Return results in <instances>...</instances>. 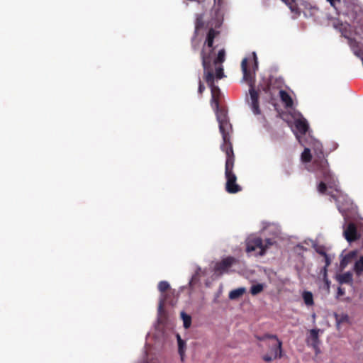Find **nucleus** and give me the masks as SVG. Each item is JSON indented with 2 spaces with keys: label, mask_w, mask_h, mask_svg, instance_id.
Listing matches in <instances>:
<instances>
[{
  "label": "nucleus",
  "mask_w": 363,
  "mask_h": 363,
  "mask_svg": "<svg viewBox=\"0 0 363 363\" xmlns=\"http://www.w3.org/2000/svg\"><path fill=\"white\" fill-rule=\"evenodd\" d=\"M292 117L294 125L293 131L299 143L305 147L301 154V161L308 171L315 172L318 177H323L324 182L319 183L318 191L320 194H330L336 201L337 208L345 220L343 236L349 243H351L362 236L360 230H358L353 223L349 222V216L347 212L354 210L353 203L339 189L335 177L328 169L321 143L310 135L306 137L308 128L306 120L296 112L292 114Z\"/></svg>",
  "instance_id": "obj_1"
},
{
  "label": "nucleus",
  "mask_w": 363,
  "mask_h": 363,
  "mask_svg": "<svg viewBox=\"0 0 363 363\" xmlns=\"http://www.w3.org/2000/svg\"><path fill=\"white\" fill-rule=\"evenodd\" d=\"M218 32L213 28L209 29L206 43L202 49L201 55L203 68V79L206 82H212V77L216 79H220L225 77L223 63L225 59V51L222 49L218 51L217 56L215 55L213 40Z\"/></svg>",
  "instance_id": "obj_2"
},
{
  "label": "nucleus",
  "mask_w": 363,
  "mask_h": 363,
  "mask_svg": "<svg viewBox=\"0 0 363 363\" xmlns=\"http://www.w3.org/2000/svg\"><path fill=\"white\" fill-rule=\"evenodd\" d=\"M215 79H216V77H212V82L206 83L211 89V106L216 113V119L219 124V130L222 134L223 140V143L220 148L227 154V147L225 145L227 143V133L225 132V126L227 125V111L225 110V107L220 106V101L222 94L220 89L214 84Z\"/></svg>",
  "instance_id": "obj_3"
},
{
  "label": "nucleus",
  "mask_w": 363,
  "mask_h": 363,
  "mask_svg": "<svg viewBox=\"0 0 363 363\" xmlns=\"http://www.w3.org/2000/svg\"><path fill=\"white\" fill-rule=\"evenodd\" d=\"M253 59L255 61V65L252 69H247V60L246 58L242 60L241 67L243 73L242 79L243 81L246 82L250 86L249 96L246 97V100L250 105L252 113L255 115H259L261 113V111L259 108L258 93L255 89V74L256 69H257V61L255 52L253 53Z\"/></svg>",
  "instance_id": "obj_4"
},
{
  "label": "nucleus",
  "mask_w": 363,
  "mask_h": 363,
  "mask_svg": "<svg viewBox=\"0 0 363 363\" xmlns=\"http://www.w3.org/2000/svg\"><path fill=\"white\" fill-rule=\"evenodd\" d=\"M246 251L251 256H262L266 253L269 246L273 245L275 241L272 239H266L264 242L257 235H250L246 239Z\"/></svg>",
  "instance_id": "obj_5"
},
{
  "label": "nucleus",
  "mask_w": 363,
  "mask_h": 363,
  "mask_svg": "<svg viewBox=\"0 0 363 363\" xmlns=\"http://www.w3.org/2000/svg\"><path fill=\"white\" fill-rule=\"evenodd\" d=\"M268 337L269 352L263 356V359L265 362H271L282 357V342L277 335H269Z\"/></svg>",
  "instance_id": "obj_6"
},
{
  "label": "nucleus",
  "mask_w": 363,
  "mask_h": 363,
  "mask_svg": "<svg viewBox=\"0 0 363 363\" xmlns=\"http://www.w3.org/2000/svg\"><path fill=\"white\" fill-rule=\"evenodd\" d=\"M323 332L319 329H312L309 331V335L306 338L308 345L311 346L318 353L319 352V333Z\"/></svg>",
  "instance_id": "obj_7"
},
{
  "label": "nucleus",
  "mask_w": 363,
  "mask_h": 363,
  "mask_svg": "<svg viewBox=\"0 0 363 363\" xmlns=\"http://www.w3.org/2000/svg\"><path fill=\"white\" fill-rule=\"evenodd\" d=\"M236 177L228 170V193H237L241 191V187L235 184Z\"/></svg>",
  "instance_id": "obj_8"
},
{
  "label": "nucleus",
  "mask_w": 363,
  "mask_h": 363,
  "mask_svg": "<svg viewBox=\"0 0 363 363\" xmlns=\"http://www.w3.org/2000/svg\"><path fill=\"white\" fill-rule=\"evenodd\" d=\"M336 279L341 284H350L352 281V274L350 272H347L341 274H338L336 277Z\"/></svg>",
  "instance_id": "obj_9"
},
{
  "label": "nucleus",
  "mask_w": 363,
  "mask_h": 363,
  "mask_svg": "<svg viewBox=\"0 0 363 363\" xmlns=\"http://www.w3.org/2000/svg\"><path fill=\"white\" fill-rule=\"evenodd\" d=\"M177 339L178 343V352L180 355L181 360L184 361L185 351L186 348V342L181 338L179 334H177Z\"/></svg>",
  "instance_id": "obj_10"
},
{
  "label": "nucleus",
  "mask_w": 363,
  "mask_h": 363,
  "mask_svg": "<svg viewBox=\"0 0 363 363\" xmlns=\"http://www.w3.org/2000/svg\"><path fill=\"white\" fill-rule=\"evenodd\" d=\"M205 274H206V272L204 270H202L201 267H197L195 270L194 274H193V276L190 280L189 284L194 285L196 283H197L200 280L201 277L204 276Z\"/></svg>",
  "instance_id": "obj_11"
},
{
  "label": "nucleus",
  "mask_w": 363,
  "mask_h": 363,
  "mask_svg": "<svg viewBox=\"0 0 363 363\" xmlns=\"http://www.w3.org/2000/svg\"><path fill=\"white\" fill-rule=\"evenodd\" d=\"M279 96L286 107L291 108L293 106V101L291 96L285 91L280 90Z\"/></svg>",
  "instance_id": "obj_12"
},
{
  "label": "nucleus",
  "mask_w": 363,
  "mask_h": 363,
  "mask_svg": "<svg viewBox=\"0 0 363 363\" xmlns=\"http://www.w3.org/2000/svg\"><path fill=\"white\" fill-rule=\"evenodd\" d=\"M302 298L304 301V303L306 306H313V294L310 291H305L302 294Z\"/></svg>",
  "instance_id": "obj_13"
},
{
  "label": "nucleus",
  "mask_w": 363,
  "mask_h": 363,
  "mask_svg": "<svg viewBox=\"0 0 363 363\" xmlns=\"http://www.w3.org/2000/svg\"><path fill=\"white\" fill-rule=\"evenodd\" d=\"M334 27L336 29H338L344 36L347 37V30L350 27V25L348 23L338 22L337 23H335Z\"/></svg>",
  "instance_id": "obj_14"
},
{
  "label": "nucleus",
  "mask_w": 363,
  "mask_h": 363,
  "mask_svg": "<svg viewBox=\"0 0 363 363\" xmlns=\"http://www.w3.org/2000/svg\"><path fill=\"white\" fill-rule=\"evenodd\" d=\"M354 270L358 276H360L363 273V256L355 262Z\"/></svg>",
  "instance_id": "obj_15"
},
{
  "label": "nucleus",
  "mask_w": 363,
  "mask_h": 363,
  "mask_svg": "<svg viewBox=\"0 0 363 363\" xmlns=\"http://www.w3.org/2000/svg\"><path fill=\"white\" fill-rule=\"evenodd\" d=\"M245 291V288L240 287L237 289L233 290L230 291L229 294V297L231 299H235L240 296H241Z\"/></svg>",
  "instance_id": "obj_16"
},
{
  "label": "nucleus",
  "mask_w": 363,
  "mask_h": 363,
  "mask_svg": "<svg viewBox=\"0 0 363 363\" xmlns=\"http://www.w3.org/2000/svg\"><path fill=\"white\" fill-rule=\"evenodd\" d=\"M227 269V258L222 259L220 262H218L216 264L215 270L220 273L224 272Z\"/></svg>",
  "instance_id": "obj_17"
},
{
  "label": "nucleus",
  "mask_w": 363,
  "mask_h": 363,
  "mask_svg": "<svg viewBox=\"0 0 363 363\" xmlns=\"http://www.w3.org/2000/svg\"><path fill=\"white\" fill-rule=\"evenodd\" d=\"M181 317L183 320L184 327L185 328H189L191 324V318L189 315L186 314L184 312L181 313Z\"/></svg>",
  "instance_id": "obj_18"
},
{
  "label": "nucleus",
  "mask_w": 363,
  "mask_h": 363,
  "mask_svg": "<svg viewBox=\"0 0 363 363\" xmlns=\"http://www.w3.org/2000/svg\"><path fill=\"white\" fill-rule=\"evenodd\" d=\"M335 317L336 324H337V327H339V325L341 323L349 322V316L347 314H342L341 315L335 314Z\"/></svg>",
  "instance_id": "obj_19"
},
{
  "label": "nucleus",
  "mask_w": 363,
  "mask_h": 363,
  "mask_svg": "<svg viewBox=\"0 0 363 363\" xmlns=\"http://www.w3.org/2000/svg\"><path fill=\"white\" fill-rule=\"evenodd\" d=\"M264 289V285L262 284H257L252 285L250 289V292L252 295H257L260 293Z\"/></svg>",
  "instance_id": "obj_20"
},
{
  "label": "nucleus",
  "mask_w": 363,
  "mask_h": 363,
  "mask_svg": "<svg viewBox=\"0 0 363 363\" xmlns=\"http://www.w3.org/2000/svg\"><path fill=\"white\" fill-rule=\"evenodd\" d=\"M157 288L161 293H164L170 288V285L166 281H161L159 282Z\"/></svg>",
  "instance_id": "obj_21"
},
{
  "label": "nucleus",
  "mask_w": 363,
  "mask_h": 363,
  "mask_svg": "<svg viewBox=\"0 0 363 363\" xmlns=\"http://www.w3.org/2000/svg\"><path fill=\"white\" fill-rule=\"evenodd\" d=\"M328 270L325 269H322L320 271V274L323 275V281L325 282V288L327 291H329L330 281H329L328 278Z\"/></svg>",
  "instance_id": "obj_22"
},
{
  "label": "nucleus",
  "mask_w": 363,
  "mask_h": 363,
  "mask_svg": "<svg viewBox=\"0 0 363 363\" xmlns=\"http://www.w3.org/2000/svg\"><path fill=\"white\" fill-rule=\"evenodd\" d=\"M320 254L323 255V262H325V266L323 267V269H327L328 267L331 263L332 258H331V257L330 255H327L325 252H321Z\"/></svg>",
  "instance_id": "obj_23"
},
{
  "label": "nucleus",
  "mask_w": 363,
  "mask_h": 363,
  "mask_svg": "<svg viewBox=\"0 0 363 363\" xmlns=\"http://www.w3.org/2000/svg\"><path fill=\"white\" fill-rule=\"evenodd\" d=\"M223 6V0H214V9L216 15L219 14L221 8Z\"/></svg>",
  "instance_id": "obj_24"
},
{
  "label": "nucleus",
  "mask_w": 363,
  "mask_h": 363,
  "mask_svg": "<svg viewBox=\"0 0 363 363\" xmlns=\"http://www.w3.org/2000/svg\"><path fill=\"white\" fill-rule=\"evenodd\" d=\"M284 1L286 5L289 6V9L292 12H297L296 9L295 5L294 4L295 3L296 0H281Z\"/></svg>",
  "instance_id": "obj_25"
},
{
  "label": "nucleus",
  "mask_w": 363,
  "mask_h": 363,
  "mask_svg": "<svg viewBox=\"0 0 363 363\" xmlns=\"http://www.w3.org/2000/svg\"><path fill=\"white\" fill-rule=\"evenodd\" d=\"M204 23L202 18H197L195 23V32L197 33L199 30L203 28Z\"/></svg>",
  "instance_id": "obj_26"
},
{
  "label": "nucleus",
  "mask_w": 363,
  "mask_h": 363,
  "mask_svg": "<svg viewBox=\"0 0 363 363\" xmlns=\"http://www.w3.org/2000/svg\"><path fill=\"white\" fill-rule=\"evenodd\" d=\"M351 261V259H348V257L345 255L340 260V268L345 269Z\"/></svg>",
  "instance_id": "obj_27"
},
{
  "label": "nucleus",
  "mask_w": 363,
  "mask_h": 363,
  "mask_svg": "<svg viewBox=\"0 0 363 363\" xmlns=\"http://www.w3.org/2000/svg\"><path fill=\"white\" fill-rule=\"evenodd\" d=\"M269 228L270 230V231H272L274 230V232L273 233L275 235H278L279 232H280V229H279V227L277 226V225L275 224H272V225H269Z\"/></svg>",
  "instance_id": "obj_28"
},
{
  "label": "nucleus",
  "mask_w": 363,
  "mask_h": 363,
  "mask_svg": "<svg viewBox=\"0 0 363 363\" xmlns=\"http://www.w3.org/2000/svg\"><path fill=\"white\" fill-rule=\"evenodd\" d=\"M330 3L332 7L335 9V11H337V5L340 4V0H326Z\"/></svg>",
  "instance_id": "obj_29"
},
{
  "label": "nucleus",
  "mask_w": 363,
  "mask_h": 363,
  "mask_svg": "<svg viewBox=\"0 0 363 363\" xmlns=\"http://www.w3.org/2000/svg\"><path fill=\"white\" fill-rule=\"evenodd\" d=\"M204 90H205V86H204L203 84L202 83V82L201 81V79H199L198 91L200 94H202V93L203 92Z\"/></svg>",
  "instance_id": "obj_30"
},
{
  "label": "nucleus",
  "mask_w": 363,
  "mask_h": 363,
  "mask_svg": "<svg viewBox=\"0 0 363 363\" xmlns=\"http://www.w3.org/2000/svg\"><path fill=\"white\" fill-rule=\"evenodd\" d=\"M357 252L356 250H353V251L349 252L348 254H347L346 256L348 257V259L352 260L357 256Z\"/></svg>",
  "instance_id": "obj_31"
},
{
  "label": "nucleus",
  "mask_w": 363,
  "mask_h": 363,
  "mask_svg": "<svg viewBox=\"0 0 363 363\" xmlns=\"http://www.w3.org/2000/svg\"><path fill=\"white\" fill-rule=\"evenodd\" d=\"M357 252L356 250H353V251L349 252L348 254H347L346 256L348 257V259L352 260L357 256Z\"/></svg>",
  "instance_id": "obj_32"
},
{
  "label": "nucleus",
  "mask_w": 363,
  "mask_h": 363,
  "mask_svg": "<svg viewBox=\"0 0 363 363\" xmlns=\"http://www.w3.org/2000/svg\"><path fill=\"white\" fill-rule=\"evenodd\" d=\"M269 335H271L270 334H265L263 336H257V340H259L260 341H264V340H269V337H268Z\"/></svg>",
  "instance_id": "obj_33"
},
{
  "label": "nucleus",
  "mask_w": 363,
  "mask_h": 363,
  "mask_svg": "<svg viewBox=\"0 0 363 363\" xmlns=\"http://www.w3.org/2000/svg\"><path fill=\"white\" fill-rule=\"evenodd\" d=\"M345 294V290L341 288H337V298H339L340 296H342Z\"/></svg>",
  "instance_id": "obj_34"
},
{
  "label": "nucleus",
  "mask_w": 363,
  "mask_h": 363,
  "mask_svg": "<svg viewBox=\"0 0 363 363\" xmlns=\"http://www.w3.org/2000/svg\"><path fill=\"white\" fill-rule=\"evenodd\" d=\"M230 152H232V150H231V147H230V145H228V167L230 166V164L233 163V162L231 161V158L230 157Z\"/></svg>",
  "instance_id": "obj_35"
},
{
  "label": "nucleus",
  "mask_w": 363,
  "mask_h": 363,
  "mask_svg": "<svg viewBox=\"0 0 363 363\" xmlns=\"http://www.w3.org/2000/svg\"><path fill=\"white\" fill-rule=\"evenodd\" d=\"M233 258H230L228 257V267H230V265L232 264L233 263Z\"/></svg>",
  "instance_id": "obj_36"
},
{
  "label": "nucleus",
  "mask_w": 363,
  "mask_h": 363,
  "mask_svg": "<svg viewBox=\"0 0 363 363\" xmlns=\"http://www.w3.org/2000/svg\"><path fill=\"white\" fill-rule=\"evenodd\" d=\"M225 175L227 177V160H225Z\"/></svg>",
  "instance_id": "obj_37"
},
{
  "label": "nucleus",
  "mask_w": 363,
  "mask_h": 363,
  "mask_svg": "<svg viewBox=\"0 0 363 363\" xmlns=\"http://www.w3.org/2000/svg\"><path fill=\"white\" fill-rule=\"evenodd\" d=\"M162 306H163V303L161 302V303H160V308H161L162 307Z\"/></svg>",
  "instance_id": "obj_38"
},
{
  "label": "nucleus",
  "mask_w": 363,
  "mask_h": 363,
  "mask_svg": "<svg viewBox=\"0 0 363 363\" xmlns=\"http://www.w3.org/2000/svg\"><path fill=\"white\" fill-rule=\"evenodd\" d=\"M227 186H228V184H227V182H225V189L227 190Z\"/></svg>",
  "instance_id": "obj_39"
}]
</instances>
